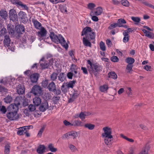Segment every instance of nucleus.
Here are the masks:
<instances>
[{"mask_svg":"<svg viewBox=\"0 0 154 154\" xmlns=\"http://www.w3.org/2000/svg\"><path fill=\"white\" fill-rule=\"evenodd\" d=\"M16 31L19 34H22L24 32V28L23 25H18L15 27Z\"/></svg>","mask_w":154,"mask_h":154,"instance_id":"obj_16","label":"nucleus"},{"mask_svg":"<svg viewBox=\"0 0 154 154\" xmlns=\"http://www.w3.org/2000/svg\"><path fill=\"white\" fill-rule=\"evenodd\" d=\"M59 9L62 12H67L66 7V6L60 5L59 7Z\"/></svg>","mask_w":154,"mask_h":154,"instance_id":"obj_45","label":"nucleus"},{"mask_svg":"<svg viewBox=\"0 0 154 154\" xmlns=\"http://www.w3.org/2000/svg\"><path fill=\"white\" fill-rule=\"evenodd\" d=\"M108 85H104L101 86L100 87V89L102 92H104L106 91L108 89Z\"/></svg>","mask_w":154,"mask_h":154,"instance_id":"obj_40","label":"nucleus"},{"mask_svg":"<svg viewBox=\"0 0 154 154\" xmlns=\"http://www.w3.org/2000/svg\"><path fill=\"white\" fill-rule=\"evenodd\" d=\"M100 49L103 51H105L106 48L105 44L102 41L100 42Z\"/></svg>","mask_w":154,"mask_h":154,"instance_id":"obj_51","label":"nucleus"},{"mask_svg":"<svg viewBox=\"0 0 154 154\" xmlns=\"http://www.w3.org/2000/svg\"><path fill=\"white\" fill-rule=\"evenodd\" d=\"M28 108L30 112H33L36 109L35 106L32 104L28 106Z\"/></svg>","mask_w":154,"mask_h":154,"instance_id":"obj_54","label":"nucleus"},{"mask_svg":"<svg viewBox=\"0 0 154 154\" xmlns=\"http://www.w3.org/2000/svg\"><path fill=\"white\" fill-rule=\"evenodd\" d=\"M13 100L12 97L9 95H8L4 98V102L7 103H10L12 102Z\"/></svg>","mask_w":154,"mask_h":154,"instance_id":"obj_37","label":"nucleus"},{"mask_svg":"<svg viewBox=\"0 0 154 154\" xmlns=\"http://www.w3.org/2000/svg\"><path fill=\"white\" fill-rule=\"evenodd\" d=\"M70 134L69 132H68L64 134L62 136V139L65 140L67 138H69Z\"/></svg>","mask_w":154,"mask_h":154,"instance_id":"obj_55","label":"nucleus"},{"mask_svg":"<svg viewBox=\"0 0 154 154\" xmlns=\"http://www.w3.org/2000/svg\"><path fill=\"white\" fill-rule=\"evenodd\" d=\"M43 97L45 99H49L51 97V95L49 94L45 93L43 94Z\"/></svg>","mask_w":154,"mask_h":154,"instance_id":"obj_60","label":"nucleus"},{"mask_svg":"<svg viewBox=\"0 0 154 154\" xmlns=\"http://www.w3.org/2000/svg\"><path fill=\"white\" fill-rule=\"evenodd\" d=\"M82 122L80 121L75 120L72 122L71 125L74 126H82Z\"/></svg>","mask_w":154,"mask_h":154,"instance_id":"obj_28","label":"nucleus"},{"mask_svg":"<svg viewBox=\"0 0 154 154\" xmlns=\"http://www.w3.org/2000/svg\"><path fill=\"white\" fill-rule=\"evenodd\" d=\"M7 29L9 34L11 35L14 33V26L11 24H9L7 26Z\"/></svg>","mask_w":154,"mask_h":154,"instance_id":"obj_19","label":"nucleus"},{"mask_svg":"<svg viewBox=\"0 0 154 154\" xmlns=\"http://www.w3.org/2000/svg\"><path fill=\"white\" fill-rule=\"evenodd\" d=\"M144 69L147 71H152V68L151 66L146 65L144 66Z\"/></svg>","mask_w":154,"mask_h":154,"instance_id":"obj_64","label":"nucleus"},{"mask_svg":"<svg viewBox=\"0 0 154 154\" xmlns=\"http://www.w3.org/2000/svg\"><path fill=\"white\" fill-rule=\"evenodd\" d=\"M47 33V31L43 27H42L40 31L38 33V35L39 39L40 41L44 40L46 38V35Z\"/></svg>","mask_w":154,"mask_h":154,"instance_id":"obj_6","label":"nucleus"},{"mask_svg":"<svg viewBox=\"0 0 154 154\" xmlns=\"http://www.w3.org/2000/svg\"><path fill=\"white\" fill-rule=\"evenodd\" d=\"M0 110L2 113L5 114L8 110L7 108L6 109L5 106H1V108H0Z\"/></svg>","mask_w":154,"mask_h":154,"instance_id":"obj_52","label":"nucleus"},{"mask_svg":"<svg viewBox=\"0 0 154 154\" xmlns=\"http://www.w3.org/2000/svg\"><path fill=\"white\" fill-rule=\"evenodd\" d=\"M103 12V9L101 7H98L96 8L94 12V14L96 16L100 15Z\"/></svg>","mask_w":154,"mask_h":154,"instance_id":"obj_29","label":"nucleus"},{"mask_svg":"<svg viewBox=\"0 0 154 154\" xmlns=\"http://www.w3.org/2000/svg\"><path fill=\"white\" fill-rule=\"evenodd\" d=\"M66 85H67V83L64 82L61 87V91L64 93H66L69 89Z\"/></svg>","mask_w":154,"mask_h":154,"instance_id":"obj_24","label":"nucleus"},{"mask_svg":"<svg viewBox=\"0 0 154 154\" xmlns=\"http://www.w3.org/2000/svg\"><path fill=\"white\" fill-rule=\"evenodd\" d=\"M45 147L43 145H41L38 146L37 149V152L39 154H42L45 152Z\"/></svg>","mask_w":154,"mask_h":154,"instance_id":"obj_18","label":"nucleus"},{"mask_svg":"<svg viewBox=\"0 0 154 154\" xmlns=\"http://www.w3.org/2000/svg\"><path fill=\"white\" fill-rule=\"evenodd\" d=\"M70 136L72 137V138L74 139L76 138L78 136V133L77 132L74 131L69 132Z\"/></svg>","mask_w":154,"mask_h":154,"instance_id":"obj_38","label":"nucleus"},{"mask_svg":"<svg viewBox=\"0 0 154 154\" xmlns=\"http://www.w3.org/2000/svg\"><path fill=\"white\" fill-rule=\"evenodd\" d=\"M48 108V103L45 101L43 103H42L39 107V109L42 112H44Z\"/></svg>","mask_w":154,"mask_h":154,"instance_id":"obj_14","label":"nucleus"},{"mask_svg":"<svg viewBox=\"0 0 154 154\" xmlns=\"http://www.w3.org/2000/svg\"><path fill=\"white\" fill-rule=\"evenodd\" d=\"M10 146L8 144L5 146V154H9L10 150Z\"/></svg>","mask_w":154,"mask_h":154,"instance_id":"obj_44","label":"nucleus"},{"mask_svg":"<svg viewBox=\"0 0 154 154\" xmlns=\"http://www.w3.org/2000/svg\"><path fill=\"white\" fill-rule=\"evenodd\" d=\"M102 130L103 132L101 134V137L103 139L106 145H109L111 139L113 138L112 129L109 126H106L103 128Z\"/></svg>","mask_w":154,"mask_h":154,"instance_id":"obj_2","label":"nucleus"},{"mask_svg":"<svg viewBox=\"0 0 154 154\" xmlns=\"http://www.w3.org/2000/svg\"><path fill=\"white\" fill-rule=\"evenodd\" d=\"M11 1L12 4L17 5V6H18L21 2L19 0H11Z\"/></svg>","mask_w":154,"mask_h":154,"instance_id":"obj_58","label":"nucleus"},{"mask_svg":"<svg viewBox=\"0 0 154 154\" xmlns=\"http://www.w3.org/2000/svg\"><path fill=\"white\" fill-rule=\"evenodd\" d=\"M9 16L10 19L12 21H15L17 19V14L14 9H12L9 10Z\"/></svg>","mask_w":154,"mask_h":154,"instance_id":"obj_9","label":"nucleus"},{"mask_svg":"<svg viewBox=\"0 0 154 154\" xmlns=\"http://www.w3.org/2000/svg\"><path fill=\"white\" fill-rule=\"evenodd\" d=\"M45 128V127L43 126L40 129L37 134V137H41L42 134Z\"/></svg>","mask_w":154,"mask_h":154,"instance_id":"obj_53","label":"nucleus"},{"mask_svg":"<svg viewBox=\"0 0 154 154\" xmlns=\"http://www.w3.org/2000/svg\"><path fill=\"white\" fill-rule=\"evenodd\" d=\"M135 61L134 59L131 57H128L126 59V62L132 65Z\"/></svg>","mask_w":154,"mask_h":154,"instance_id":"obj_39","label":"nucleus"},{"mask_svg":"<svg viewBox=\"0 0 154 154\" xmlns=\"http://www.w3.org/2000/svg\"><path fill=\"white\" fill-rule=\"evenodd\" d=\"M85 35L86 38L88 39H94L95 38V33L91 30V29L89 27H86L84 28L82 32V35Z\"/></svg>","mask_w":154,"mask_h":154,"instance_id":"obj_4","label":"nucleus"},{"mask_svg":"<svg viewBox=\"0 0 154 154\" xmlns=\"http://www.w3.org/2000/svg\"><path fill=\"white\" fill-rule=\"evenodd\" d=\"M47 149L49 151L51 152H55L58 150L55 147L54 145L52 143H50L48 144Z\"/></svg>","mask_w":154,"mask_h":154,"instance_id":"obj_13","label":"nucleus"},{"mask_svg":"<svg viewBox=\"0 0 154 154\" xmlns=\"http://www.w3.org/2000/svg\"><path fill=\"white\" fill-rule=\"evenodd\" d=\"M96 7V5L95 4L93 3H89L88 5V8L90 10H93L94 8Z\"/></svg>","mask_w":154,"mask_h":154,"instance_id":"obj_47","label":"nucleus"},{"mask_svg":"<svg viewBox=\"0 0 154 154\" xmlns=\"http://www.w3.org/2000/svg\"><path fill=\"white\" fill-rule=\"evenodd\" d=\"M123 34L124 36V37L123 39V41L124 43H126L128 42L129 40V35L126 34V33L125 32H123Z\"/></svg>","mask_w":154,"mask_h":154,"instance_id":"obj_35","label":"nucleus"},{"mask_svg":"<svg viewBox=\"0 0 154 154\" xmlns=\"http://www.w3.org/2000/svg\"><path fill=\"white\" fill-rule=\"evenodd\" d=\"M58 80L61 82H63L65 79L64 74L63 73H60L58 77Z\"/></svg>","mask_w":154,"mask_h":154,"instance_id":"obj_50","label":"nucleus"},{"mask_svg":"<svg viewBox=\"0 0 154 154\" xmlns=\"http://www.w3.org/2000/svg\"><path fill=\"white\" fill-rule=\"evenodd\" d=\"M148 147L146 145L143 148L139 154H148Z\"/></svg>","mask_w":154,"mask_h":154,"instance_id":"obj_26","label":"nucleus"},{"mask_svg":"<svg viewBox=\"0 0 154 154\" xmlns=\"http://www.w3.org/2000/svg\"><path fill=\"white\" fill-rule=\"evenodd\" d=\"M20 103L11 104L7 107L8 112L6 114L7 118L10 120H15L19 118V115L17 113L18 110V106L20 105Z\"/></svg>","mask_w":154,"mask_h":154,"instance_id":"obj_1","label":"nucleus"},{"mask_svg":"<svg viewBox=\"0 0 154 154\" xmlns=\"http://www.w3.org/2000/svg\"><path fill=\"white\" fill-rule=\"evenodd\" d=\"M17 92L18 94H23L24 92L25 89L24 86L19 85L17 88Z\"/></svg>","mask_w":154,"mask_h":154,"instance_id":"obj_15","label":"nucleus"},{"mask_svg":"<svg viewBox=\"0 0 154 154\" xmlns=\"http://www.w3.org/2000/svg\"><path fill=\"white\" fill-rule=\"evenodd\" d=\"M57 74L55 73H53L51 76V79L53 81L55 80L57 78Z\"/></svg>","mask_w":154,"mask_h":154,"instance_id":"obj_63","label":"nucleus"},{"mask_svg":"<svg viewBox=\"0 0 154 154\" xmlns=\"http://www.w3.org/2000/svg\"><path fill=\"white\" fill-rule=\"evenodd\" d=\"M91 113L88 112H81L79 115H77L75 118L79 117L82 121L83 120L85 117L90 115Z\"/></svg>","mask_w":154,"mask_h":154,"instance_id":"obj_11","label":"nucleus"},{"mask_svg":"<svg viewBox=\"0 0 154 154\" xmlns=\"http://www.w3.org/2000/svg\"><path fill=\"white\" fill-rule=\"evenodd\" d=\"M133 65L130 64H128L126 68V69L127 70V72L128 73H131L132 71V68Z\"/></svg>","mask_w":154,"mask_h":154,"instance_id":"obj_43","label":"nucleus"},{"mask_svg":"<svg viewBox=\"0 0 154 154\" xmlns=\"http://www.w3.org/2000/svg\"><path fill=\"white\" fill-rule=\"evenodd\" d=\"M10 39L9 36L5 35L4 41V44L5 47H8L10 46Z\"/></svg>","mask_w":154,"mask_h":154,"instance_id":"obj_22","label":"nucleus"},{"mask_svg":"<svg viewBox=\"0 0 154 154\" xmlns=\"http://www.w3.org/2000/svg\"><path fill=\"white\" fill-rule=\"evenodd\" d=\"M87 62L89 65L88 66L89 71L98 72L101 70L100 66L97 63H92L90 60H88Z\"/></svg>","mask_w":154,"mask_h":154,"instance_id":"obj_5","label":"nucleus"},{"mask_svg":"<svg viewBox=\"0 0 154 154\" xmlns=\"http://www.w3.org/2000/svg\"><path fill=\"white\" fill-rule=\"evenodd\" d=\"M120 137L122 138L125 140L127 141L131 142V143H133L134 141V140L133 139L130 138H128L127 137L124 135L121 134L120 135Z\"/></svg>","mask_w":154,"mask_h":154,"instance_id":"obj_32","label":"nucleus"},{"mask_svg":"<svg viewBox=\"0 0 154 154\" xmlns=\"http://www.w3.org/2000/svg\"><path fill=\"white\" fill-rule=\"evenodd\" d=\"M50 37L52 41L55 43L57 44L60 43L66 49L68 48V45L64 38L61 35H59L57 36L54 32H51Z\"/></svg>","mask_w":154,"mask_h":154,"instance_id":"obj_3","label":"nucleus"},{"mask_svg":"<svg viewBox=\"0 0 154 154\" xmlns=\"http://www.w3.org/2000/svg\"><path fill=\"white\" fill-rule=\"evenodd\" d=\"M0 16L2 18L6 19L8 16L7 12L6 10H1L0 11Z\"/></svg>","mask_w":154,"mask_h":154,"instance_id":"obj_23","label":"nucleus"},{"mask_svg":"<svg viewBox=\"0 0 154 154\" xmlns=\"http://www.w3.org/2000/svg\"><path fill=\"white\" fill-rule=\"evenodd\" d=\"M126 23V22L124 19H120L118 20L117 24H118V26L119 27H123L122 24H125Z\"/></svg>","mask_w":154,"mask_h":154,"instance_id":"obj_31","label":"nucleus"},{"mask_svg":"<svg viewBox=\"0 0 154 154\" xmlns=\"http://www.w3.org/2000/svg\"><path fill=\"white\" fill-rule=\"evenodd\" d=\"M111 60L114 62H117L119 61V59L116 56H114L111 58Z\"/></svg>","mask_w":154,"mask_h":154,"instance_id":"obj_59","label":"nucleus"},{"mask_svg":"<svg viewBox=\"0 0 154 154\" xmlns=\"http://www.w3.org/2000/svg\"><path fill=\"white\" fill-rule=\"evenodd\" d=\"M18 6H20L21 8L26 10H28V8L27 6L25 4H23V3L21 2L18 5Z\"/></svg>","mask_w":154,"mask_h":154,"instance_id":"obj_56","label":"nucleus"},{"mask_svg":"<svg viewBox=\"0 0 154 154\" xmlns=\"http://www.w3.org/2000/svg\"><path fill=\"white\" fill-rule=\"evenodd\" d=\"M33 22L35 28L37 29H39L41 26V23L36 20H34Z\"/></svg>","mask_w":154,"mask_h":154,"instance_id":"obj_33","label":"nucleus"},{"mask_svg":"<svg viewBox=\"0 0 154 154\" xmlns=\"http://www.w3.org/2000/svg\"><path fill=\"white\" fill-rule=\"evenodd\" d=\"M69 147L70 150L72 152H75L77 150L76 147L72 144H69Z\"/></svg>","mask_w":154,"mask_h":154,"instance_id":"obj_46","label":"nucleus"},{"mask_svg":"<svg viewBox=\"0 0 154 154\" xmlns=\"http://www.w3.org/2000/svg\"><path fill=\"white\" fill-rule=\"evenodd\" d=\"M18 16L19 19L23 23H26L28 20L26 13L22 11H20L18 13Z\"/></svg>","mask_w":154,"mask_h":154,"instance_id":"obj_8","label":"nucleus"},{"mask_svg":"<svg viewBox=\"0 0 154 154\" xmlns=\"http://www.w3.org/2000/svg\"><path fill=\"white\" fill-rule=\"evenodd\" d=\"M126 94L127 96L129 97H131L133 94V91L132 88L130 87H127L126 91Z\"/></svg>","mask_w":154,"mask_h":154,"instance_id":"obj_27","label":"nucleus"},{"mask_svg":"<svg viewBox=\"0 0 154 154\" xmlns=\"http://www.w3.org/2000/svg\"><path fill=\"white\" fill-rule=\"evenodd\" d=\"M118 26V24L117 23H114L111 24L108 27V29H113L116 27Z\"/></svg>","mask_w":154,"mask_h":154,"instance_id":"obj_61","label":"nucleus"},{"mask_svg":"<svg viewBox=\"0 0 154 154\" xmlns=\"http://www.w3.org/2000/svg\"><path fill=\"white\" fill-rule=\"evenodd\" d=\"M84 126L85 128H88L90 130L93 129L95 127V125L90 123H87L85 124Z\"/></svg>","mask_w":154,"mask_h":154,"instance_id":"obj_36","label":"nucleus"},{"mask_svg":"<svg viewBox=\"0 0 154 154\" xmlns=\"http://www.w3.org/2000/svg\"><path fill=\"white\" fill-rule=\"evenodd\" d=\"M93 15V12L92 11L90 13V15L91 17V19L94 21H97L98 20V17H97L95 16H94Z\"/></svg>","mask_w":154,"mask_h":154,"instance_id":"obj_42","label":"nucleus"},{"mask_svg":"<svg viewBox=\"0 0 154 154\" xmlns=\"http://www.w3.org/2000/svg\"><path fill=\"white\" fill-rule=\"evenodd\" d=\"M108 75L109 78L115 79L117 78V75L114 72H110L108 74Z\"/></svg>","mask_w":154,"mask_h":154,"instance_id":"obj_48","label":"nucleus"},{"mask_svg":"<svg viewBox=\"0 0 154 154\" xmlns=\"http://www.w3.org/2000/svg\"><path fill=\"white\" fill-rule=\"evenodd\" d=\"M31 92L35 95H40L42 92L41 88L38 85H35L33 87Z\"/></svg>","mask_w":154,"mask_h":154,"instance_id":"obj_10","label":"nucleus"},{"mask_svg":"<svg viewBox=\"0 0 154 154\" xmlns=\"http://www.w3.org/2000/svg\"><path fill=\"white\" fill-rule=\"evenodd\" d=\"M78 69V68L74 64L72 65L70 69L72 72H74V75L75 77H78L77 74L78 73L77 70Z\"/></svg>","mask_w":154,"mask_h":154,"instance_id":"obj_17","label":"nucleus"},{"mask_svg":"<svg viewBox=\"0 0 154 154\" xmlns=\"http://www.w3.org/2000/svg\"><path fill=\"white\" fill-rule=\"evenodd\" d=\"M6 29L3 28L0 31V35L2 36L5 35L6 32Z\"/></svg>","mask_w":154,"mask_h":154,"instance_id":"obj_62","label":"nucleus"},{"mask_svg":"<svg viewBox=\"0 0 154 154\" xmlns=\"http://www.w3.org/2000/svg\"><path fill=\"white\" fill-rule=\"evenodd\" d=\"M33 102L35 105L38 106L41 104V100L40 97H35L33 99Z\"/></svg>","mask_w":154,"mask_h":154,"instance_id":"obj_21","label":"nucleus"},{"mask_svg":"<svg viewBox=\"0 0 154 154\" xmlns=\"http://www.w3.org/2000/svg\"><path fill=\"white\" fill-rule=\"evenodd\" d=\"M76 81L75 80L70 81L68 83H67V85L66 86H67V87L69 88H72L74 85L76 83Z\"/></svg>","mask_w":154,"mask_h":154,"instance_id":"obj_41","label":"nucleus"},{"mask_svg":"<svg viewBox=\"0 0 154 154\" xmlns=\"http://www.w3.org/2000/svg\"><path fill=\"white\" fill-rule=\"evenodd\" d=\"M131 19L135 23V24H138L140 21V19L139 17H132Z\"/></svg>","mask_w":154,"mask_h":154,"instance_id":"obj_34","label":"nucleus"},{"mask_svg":"<svg viewBox=\"0 0 154 154\" xmlns=\"http://www.w3.org/2000/svg\"><path fill=\"white\" fill-rule=\"evenodd\" d=\"M88 38H86L85 37H84L83 38V42L84 45L86 46L91 47V44L90 42L87 39Z\"/></svg>","mask_w":154,"mask_h":154,"instance_id":"obj_25","label":"nucleus"},{"mask_svg":"<svg viewBox=\"0 0 154 154\" xmlns=\"http://www.w3.org/2000/svg\"><path fill=\"white\" fill-rule=\"evenodd\" d=\"M121 2L122 4L124 6L128 7L129 5V2L127 0H121Z\"/></svg>","mask_w":154,"mask_h":154,"instance_id":"obj_49","label":"nucleus"},{"mask_svg":"<svg viewBox=\"0 0 154 154\" xmlns=\"http://www.w3.org/2000/svg\"><path fill=\"white\" fill-rule=\"evenodd\" d=\"M40 65L43 69L47 68L49 66V65L48 63H41Z\"/></svg>","mask_w":154,"mask_h":154,"instance_id":"obj_57","label":"nucleus"},{"mask_svg":"<svg viewBox=\"0 0 154 154\" xmlns=\"http://www.w3.org/2000/svg\"><path fill=\"white\" fill-rule=\"evenodd\" d=\"M33 127L31 125L26 126L18 128V130L17 132L18 135H23L27 131V130L30 128H32Z\"/></svg>","mask_w":154,"mask_h":154,"instance_id":"obj_7","label":"nucleus"},{"mask_svg":"<svg viewBox=\"0 0 154 154\" xmlns=\"http://www.w3.org/2000/svg\"><path fill=\"white\" fill-rule=\"evenodd\" d=\"M142 31L144 33L145 36L148 38L153 39L154 37V34L152 32L149 31H147L145 29H141Z\"/></svg>","mask_w":154,"mask_h":154,"instance_id":"obj_12","label":"nucleus"},{"mask_svg":"<svg viewBox=\"0 0 154 154\" xmlns=\"http://www.w3.org/2000/svg\"><path fill=\"white\" fill-rule=\"evenodd\" d=\"M56 86L54 82H51L49 84L48 86V89L50 91H53L55 90Z\"/></svg>","mask_w":154,"mask_h":154,"instance_id":"obj_30","label":"nucleus"},{"mask_svg":"<svg viewBox=\"0 0 154 154\" xmlns=\"http://www.w3.org/2000/svg\"><path fill=\"white\" fill-rule=\"evenodd\" d=\"M38 74L34 73L31 75L30 76V79L32 82H36L38 78Z\"/></svg>","mask_w":154,"mask_h":154,"instance_id":"obj_20","label":"nucleus"}]
</instances>
